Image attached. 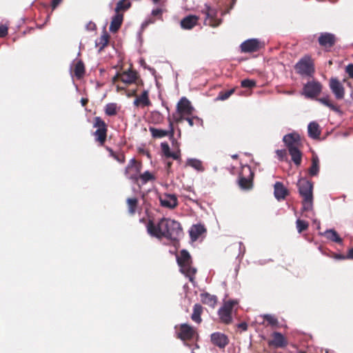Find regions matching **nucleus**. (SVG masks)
<instances>
[{
  "label": "nucleus",
  "instance_id": "obj_55",
  "mask_svg": "<svg viewBox=\"0 0 353 353\" xmlns=\"http://www.w3.org/2000/svg\"><path fill=\"white\" fill-rule=\"evenodd\" d=\"M238 327L241 328L242 330L245 331L248 329V325L246 323L243 322L238 325Z\"/></svg>",
  "mask_w": 353,
  "mask_h": 353
},
{
  "label": "nucleus",
  "instance_id": "obj_34",
  "mask_svg": "<svg viewBox=\"0 0 353 353\" xmlns=\"http://www.w3.org/2000/svg\"><path fill=\"white\" fill-rule=\"evenodd\" d=\"M85 73L84 64L81 61H77L74 68V75L78 78H81Z\"/></svg>",
  "mask_w": 353,
  "mask_h": 353
},
{
  "label": "nucleus",
  "instance_id": "obj_23",
  "mask_svg": "<svg viewBox=\"0 0 353 353\" xmlns=\"http://www.w3.org/2000/svg\"><path fill=\"white\" fill-rule=\"evenodd\" d=\"M197 23V17L193 15L185 17L181 21V26L183 29H192Z\"/></svg>",
  "mask_w": 353,
  "mask_h": 353
},
{
  "label": "nucleus",
  "instance_id": "obj_25",
  "mask_svg": "<svg viewBox=\"0 0 353 353\" xmlns=\"http://www.w3.org/2000/svg\"><path fill=\"white\" fill-rule=\"evenodd\" d=\"M288 152L294 163L296 166L300 165L302 160V153L299 147L289 148Z\"/></svg>",
  "mask_w": 353,
  "mask_h": 353
},
{
  "label": "nucleus",
  "instance_id": "obj_39",
  "mask_svg": "<svg viewBox=\"0 0 353 353\" xmlns=\"http://www.w3.org/2000/svg\"><path fill=\"white\" fill-rule=\"evenodd\" d=\"M137 99L143 106H147L150 103L148 98V92L147 90H144Z\"/></svg>",
  "mask_w": 353,
  "mask_h": 353
},
{
  "label": "nucleus",
  "instance_id": "obj_32",
  "mask_svg": "<svg viewBox=\"0 0 353 353\" xmlns=\"http://www.w3.org/2000/svg\"><path fill=\"white\" fill-rule=\"evenodd\" d=\"M325 236L327 239L336 242V243H341L342 239L339 237L337 232L334 230H327L325 232Z\"/></svg>",
  "mask_w": 353,
  "mask_h": 353
},
{
  "label": "nucleus",
  "instance_id": "obj_44",
  "mask_svg": "<svg viewBox=\"0 0 353 353\" xmlns=\"http://www.w3.org/2000/svg\"><path fill=\"white\" fill-rule=\"evenodd\" d=\"M234 92V89L229 90L225 92L220 93L217 97L219 100L224 101L228 99Z\"/></svg>",
  "mask_w": 353,
  "mask_h": 353
},
{
  "label": "nucleus",
  "instance_id": "obj_8",
  "mask_svg": "<svg viewBox=\"0 0 353 353\" xmlns=\"http://www.w3.org/2000/svg\"><path fill=\"white\" fill-rule=\"evenodd\" d=\"M203 13L205 14L204 23L205 25L216 27L221 23V19H217V11L208 5H205Z\"/></svg>",
  "mask_w": 353,
  "mask_h": 353
},
{
  "label": "nucleus",
  "instance_id": "obj_12",
  "mask_svg": "<svg viewBox=\"0 0 353 353\" xmlns=\"http://www.w3.org/2000/svg\"><path fill=\"white\" fill-rule=\"evenodd\" d=\"M261 47V42L258 39H250L241 44V51L243 52H253Z\"/></svg>",
  "mask_w": 353,
  "mask_h": 353
},
{
  "label": "nucleus",
  "instance_id": "obj_64",
  "mask_svg": "<svg viewBox=\"0 0 353 353\" xmlns=\"http://www.w3.org/2000/svg\"><path fill=\"white\" fill-rule=\"evenodd\" d=\"M325 353H332V352H330L329 351L326 350Z\"/></svg>",
  "mask_w": 353,
  "mask_h": 353
},
{
  "label": "nucleus",
  "instance_id": "obj_21",
  "mask_svg": "<svg viewBox=\"0 0 353 353\" xmlns=\"http://www.w3.org/2000/svg\"><path fill=\"white\" fill-rule=\"evenodd\" d=\"M335 37L333 34L325 32L319 37V43L322 46L331 47L334 44Z\"/></svg>",
  "mask_w": 353,
  "mask_h": 353
},
{
  "label": "nucleus",
  "instance_id": "obj_7",
  "mask_svg": "<svg viewBox=\"0 0 353 353\" xmlns=\"http://www.w3.org/2000/svg\"><path fill=\"white\" fill-rule=\"evenodd\" d=\"M322 90V85L319 81L312 80L307 82L303 88L302 94L306 98L314 99L318 96Z\"/></svg>",
  "mask_w": 353,
  "mask_h": 353
},
{
  "label": "nucleus",
  "instance_id": "obj_56",
  "mask_svg": "<svg viewBox=\"0 0 353 353\" xmlns=\"http://www.w3.org/2000/svg\"><path fill=\"white\" fill-rule=\"evenodd\" d=\"M347 259H353V248H351L347 253Z\"/></svg>",
  "mask_w": 353,
  "mask_h": 353
},
{
  "label": "nucleus",
  "instance_id": "obj_54",
  "mask_svg": "<svg viewBox=\"0 0 353 353\" xmlns=\"http://www.w3.org/2000/svg\"><path fill=\"white\" fill-rule=\"evenodd\" d=\"M62 0H52V7L54 9L61 2Z\"/></svg>",
  "mask_w": 353,
  "mask_h": 353
},
{
  "label": "nucleus",
  "instance_id": "obj_24",
  "mask_svg": "<svg viewBox=\"0 0 353 353\" xmlns=\"http://www.w3.org/2000/svg\"><path fill=\"white\" fill-rule=\"evenodd\" d=\"M307 132L310 137L314 139L319 138L321 134L319 125L315 121L310 122L307 126Z\"/></svg>",
  "mask_w": 353,
  "mask_h": 353
},
{
  "label": "nucleus",
  "instance_id": "obj_45",
  "mask_svg": "<svg viewBox=\"0 0 353 353\" xmlns=\"http://www.w3.org/2000/svg\"><path fill=\"white\" fill-rule=\"evenodd\" d=\"M264 319L272 325H275L278 323L277 319L272 314H265Z\"/></svg>",
  "mask_w": 353,
  "mask_h": 353
},
{
  "label": "nucleus",
  "instance_id": "obj_58",
  "mask_svg": "<svg viewBox=\"0 0 353 353\" xmlns=\"http://www.w3.org/2000/svg\"><path fill=\"white\" fill-rule=\"evenodd\" d=\"M336 259H347V256H343V255H341V254H338L336 256Z\"/></svg>",
  "mask_w": 353,
  "mask_h": 353
},
{
  "label": "nucleus",
  "instance_id": "obj_16",
  "mask_svg": "<svg viewBox=\"0 0 353 353\" xmlns=\"http://www.w3.org/2000/svg\"><path fill=\"white\" fill-rule=\"evenodd\" d=\"M159 200L163 207L170 209L174 208L178 204L177 198L175 194H165L160 197Z\"/></svg>",
  "mask_w": 353,
  "mask_h": 353
},
{
  "label": "nucleus",
  "instance_id": "obj_53",
  "mask_svg": "<svg viewBox=\"0 0 353 353\" xmlns=\"http://www.w3.org/2000/svg\"><path fill=\"white\" fill-rule=\"evenodd\" d=\"M194 119H198V117H186V118H185V119L188 121V124L191 127L194 125V122H193Z\"/></svg>",
  "mask_w": 353,
  "mask_h": 353
},
{
  "label": "nucleus",
  "instance_id": "obj_59",
  "mask_svg": "<svg viewBox=\"0 0 353 353\" xmlns=\"http://www.w3.org/2000/svg\"><path fill=\"white\" fill-rule=\"evenodd\" d=\"M313 223H314V225H316L317 228H320V221H319L314 219L313 221Z\"/></svg>",
  "mask_w": 353,
  "mask_h": 353
},
{
  "label": "nucleus",
  "instance_id": "obj_6",
  "mask_svg": "<svg viewBox=\"0 0 353 353\" xmlns=\"http://www.w3.org/2000/svg\"><path fill=\"white\" fill-rule=\"evenodd\" d=\"M238 303L237 300H230L223 303V305L218 311L219 318L222 322L226 324L232 322L233 307Z\"/></svg>",
  "mask_w": 353,
  "mask_h": 353
},
{
  "label": "nucleus",
  "instance_id": "obj_37",
  "mask_svg": "<svg viewBox=\"0 0 353 353\" xmlns=\"http://www.w3.org/2000/svg\"><path fill=\"white\" fill-rule=\"evenodd\" d=\"M138 201L136 198H128L127 199V203L128 206V212L131 214H134L136 211Z\"/></svg>",
  "mask_w": 353,
  "mask_h": 353
},
{
  "label": "nucleus",
  "instance_id": "obj_29",
  "mask_svg": "<svg viewBox=\"0 0 353 353\" xmlns=\"http://www.w3.org/2000/svg\"><path fill=\"white\" fill-rule=\"evenodd\" d=\"M202 312V306L199 304H195L193 307V312L191 315V319L196 323L201 322V314Z\"/></svg>",
  "mask_w": 353,
  "mask_h": 353
},
{
  "label": "nucleus",
  "instance_id": "obj_33",
  "mask_svg": "<svg viewBox=\"0 0 353 353\" xmlns=\"http://www.w3.org/2000/svg\"><path fill=\"white\" fill-rule=\"evenodd\" d=\"M108 35L105 33L100 37L95 42L96 46L99 47V50L101 51L108 43Z\"/></svg>",
  "mask_w": 353,
  "mask_h": 353
},
{
  "label": "nucleus",
  "instance_id": "obj_9",
  "mask_svg": "<svg viewBox=\"0 0 353 353\" xmlns=\"http://www.w3.org/2000/svg\"><path fill=\"white\" fill-rule=\"evenodd\" d=\"M239 184L243 189H249L252 186V180L253 173L251 168L249 165H244L242 167Z\"/></svg>",
  "mask_w": 353,
  "mask_h": 353
},
{
  "label": "nucleus",
  "instance_id": "obj_18",
  "mask_svg": "<svg viewBox=\"0 0 353 353\" xmlns=\"http://www.w3.org/2000/svg\"><path fill=\"white\" fill-rule=\"evenodd\" d=\"M288 194V189L281 182L277 181L274 185V195L278 201L285 199Z\"/></svg>",
  "mask_w": 353,
  "mask_h": 353
},
{
  "label": "nucleus",
  "instance_id": "obj_50",
  "mask_svg": "<svg viewBox=\"0 0 353 353\" xmlns=\"http://www.w3.org/2000/svg\"><path fill=\"white\" fill-rule=\"evenodd\" d=\"M168 157L172 158L174 160H178L180 158V152H171L170 154H169Z\"/></svg>",
  "mask_w": 353,
  "mask_h": 353
},
{
  "label": "nucleus",
  "instance_id": "obj_10",
  "mask_svg": "<svg viewBox=\"0 0 353 353\" xmlns=\"http://www.w3.org/2000/svg\"><path fill=\"white\" fill-rule=\"evenodd\" d=\"M169 120V129L168 130H162L158 129L153 127H150L149 130L153 138L161 139L167 136L170 137H173L174 136V128L172 121Z\"/></svg>",
  "mask_w": 353,
  "mask_h": 353
},
{
  "label": "nucleus",
  "instance_id": "obj_5",
  "mask_svg": "<svg viewBox=\"0 0 353 353\" xmlns=\"http://www.w3.org/2000/svg\"><path fill=\"white\" fill-rule=\"evenodd\" d=\"M141 163L135 159H131L125 169V176L133 183H137L141 170Z\"/></svg>",
  "mask_w": 353,
  "mask_h": 353
},
{
  "label": "nucleus",
  "instance_id": "obj_1",
  "mask_svg": "<svg viewBox=\"0 0 353 353\" xmlns=\"http://www.w3.org/2000/svg\"><path fill=\"white\" fill-rule=\"evenodd\" d=\"M146 227L150 236L159 239L165 237L176 241L182 232L181 224L171 219L163 218L157 225L152 221H149Z\"/></svg>",
  "mask_w": 353,
  "mask_h": 353
},
{
  "label": "nucleus",
  "instance_id": "obj_60",
  "mask_svg": "<svg viewBox=\"0 0 353 353\" xmlns=\"http://www.w3.org/2000/svg\"><path fill=\"white\" fill-rule=\"evenodd\" d=\"M154 21H145L143 23L142 27L147 26L150 23H153Z\"/></svg>",
  "mask_w": 353,
  "mask_h": 353
},
{
  "label": "nucleus",
  "instance_id": "obj_57",
  "mask_svg": "<svg viewBox=\"0 0 353 353\" xmlns=\"http://www.w3.org/2000/svg\"><path fill=\"white\" fill-rule=\"evenodd\" d=\"M87 28L89 29V30H94L95 28V24L92 22H90L88 25H87Z\"/></svg>",
  "mask_w": 353,
  "mask_h": 353
},
{
  "label": "nucleus",
  "instance_id": "obj_14",
  "mask_svg": "<svg viewBox=\"0 0 353 353\" xmlns=\"http://www.w3.org/2000/svg\"><path fill=\"white\" fill-rule=\"evenodd\" d=\"M283 141L288 150H289V148L299 147L301 142V138L298 133L292 132L285 134L283 138Z\"/></svg>",
  "mask_w": 353,
  "mask_h": 353
},
{
  "label": "nucleus",
  "instance_id": "obj_52",
  "mask_svg": "<svg viewBox=\"0 0 353 353\" xmlns=\"http://www.w3.org/2000/svg\"><path fill=\"white\" fill-rule=\"evenodd\" d=\"M276 154L279 157V159L283 160V159L285 154V151L284 150H277L276 151Z\"/></svg>",
  "mask_w": 353,
  "mask_h": 353
},
{
  "label": "nucleus",
  "instance_id": "obj_20",
  "mask_svg": "<svg viewBox=\"0 0 353 353\" xmlns=\"http://www.w3.org/2000/svg\"><path fill=\"white\" fill-rule=\"evenodd\" d=\"M273 339L269 342L270 345L275 347H284L288 343L285 337L280 332H275L272 334Z\"/></svg>",
  "mask_w": 353,
  "mask_h": 353
},
{
  "label": "nucleus",
  "instance_id": "obj_13",
  "mask_svg": "<svg viewBox=\"0 0 353 353\" xmlns=\"http://www.w3.org/2000/svg\"><path fill=\"white\" fill-rule=\"evenodd\" d=\"M196 334V330L186 323L180 325L179 332L177 333L178 338L182 341L191 339Z\"/></svg>",
  "mask_w": 353,
  "mask_h": 353
},
{
  "label": "nucleus",
  "instance_id": "obj_19",
  "mask_svg": "<svg viewBox=\"0 0 353 353\" xmlns=\"http://www.w3.org/2000/svg\"><path fill=\"white\" fill-rule=\"evenodd\" d=\"M205 231H206V230L203 225H202V224L193 225L189 230L190 236L191 240L192 241H196L202 234L205 232Z\"/></svg>",
  "mask_w": 353,
  "mask_h": 353
},
{
  "label": "nucleus",
  "instance_id": "obj_2",
  "mask_svg": "<svg viewBox=\"0 0 353 353\" xmlns=\"http://www.w3.org/2000/svg\"><path fill=\"white\" fill-rule=\"evenodd\" d=\"M176 261L181 272L188 277L191 283H194L196 269L191 265L192 259L190 253L185 250H182L179 254L176 255Z\"/></svg>",
  "mask_w": 353,
  "mask_h": 353
},
{
  "label": "nucleus",
  "instance_id": "obj_40",
  "mask_svg": "<svg viewBox=\"0 0 353 353\" xmlns=\"http://www.w3.org/2000/svg\"><path fill=\"white\" fill-rule=\"evenodd\" d=\"M296 229L299 233L302 232L308 228V223L305 221L297 219L296 221Z\"/></svg>",
  "mask_w": 353,
  "mask_h": 353
},
{
  "label": "nucleus",
  "instance_id": "obj_22",
  "mask_svg": "<svg viewBox=\"0 0 353 353\" xmlns=\"http://www.w3.org/2000/svg\"><path fill=\"white\" fill-rule=\"evenodd\" d=\"M123 14L117 12L112 18L109 30L111 32H116L121 27L123 22Z\"/></svg>",
  "mask_w": 353,
  "mask_h": 353
},
{
  "label": "nucleus",
  "instance_id": "obj_4",
  "mask_svg": "<svg viewBox=\"0 0 353 353\" xmlns=\"http://www.w3.org/2000/svg\"><path fill=\"white\" fill-rule=\"evenodd\" d=\"M296 72L302 76L312 77L314 72V63L309 56L301 58L295 65Z\"/></svg>",
  "mask_w": 353,
  "mask_h": 353
},
{
  "label": "nucleus",
  "instance_id": "obj_11",
  "mask_svg": "<svg viewBox=\"0 0 353 353\" xmlns=\"http://www.w3.org/2000/svg\"><path fill=\"white\" fill-rule=\"evenodd\" d=\"M330 88L336 99H343L345 95L344 87L336 78L330 79Z\"/></svg>",
  "mask_w": 353,
  "mask_h": 353
},
{
  "label": "nucleus",
  "instance_id": "obj_61",
  "mask_svg": "<svg viewBox=\"0 0 353 353\" xmlns=\"http://www.w3.org/2000/svg\"><path fill=\"white\" fill-rule=\"evenodd\" d=\"M134 105L136 106H139V105H141V103L139 101V99H137V97L134 101Z\"/></svg>",
  "mask_w": 353,
  "mask_h": 353
},
{
  "label": "nucleus",
  "instance_id": "obj_35",
  "mask_svg": "<svg viewBox=\"0 0 353 353\" xmlns=\"http://www.w3.org/2000/svg\"><path fill=\"white\" fill-rule=\"evenodd\" d=\"M117 112V105L114 103H108L105 107V113L108 116H114Z\"/></svg>",
  "mask_w": 353,
  "mask_h": 353
},
{
  "label": "nucleus",
  "instance_id": "obj_63",
  "mask_svg": "<svg viewBox=\"0 0 353 353\" xmlns=\"http://www.w3.org/2000/svg\"><path fill=\"white\" fill-rule=\"evenodd\" d=\"M154 3H157L159 0H152Z\"/></svg>",
  "mask_w": 353,
  "mask_h": 353
},
{
  "label": "nucleus",
  "instance_id": "obj_43",
  "mask_svg": "<svg viewBox=\"0 0 353 353\" xmlns=\"http://www.w3.org/2000/svg\"><path fill=\"white\" fill-rule=\"evenodd\" d=\"M241 85L243 88H252L256 85V82L251 79H244L241 81Z\"/></svg>",
  "mask_w": 353,
  "mask_h": 353
},
{
  "label": "nucleus",
  "instance_id": "obj_42",
  "mask_svg": "<svg viewBox=\"0 0 353 353\" xmlns=\"http://www.w3.org/2000/svg\"><path fill=\"white\" fill-rule=\"evenodd\" d=\"M125 0H120L117 2L116 8H115V12H119L121 10H126L130 8V3H125Z\"/></svg>",
  "mask_w": 353,
  "mask_h": 353
},
{
  "label": "nucleus",
  "instance_id": "obj_48",
  "mask_svg": "<svg viewBox=\"0 0 353 353\" xmlns=\"http://www.w3.org/2000/svg\"><path fill=\"white\" fill-rule=\"evenodd\" d=\"M8 34V27L6 26H0V38L4 37Z\"/></svg>",
  "mask_w": 353,
  "mask_h": 353
},
{
  "label": "nucleus",
  "instance_id": "obj_51",
  "mask_svg": "<svg viewBox=\"0 0 353 353\" xmlns=\"http://www.w3.org/2000/svg\"><path fill=\"white\" fill-rule=\"evenodd\" d=\"M162 9L161 8H156V9H154L152 10V15L153 16H161V14H162Z\"/></svg>",
  "mask_w": 353,
  "mask_h": 353
},
{
  "label": "nucleus",
  "instance_id": "obj_49",
  "mask_svg": "<svg viewBox=\"0 0 353 353\" xmlns=\"http://www.w3.org/2000/svg\"><path fill=\"white\" fill-rule=\"evenodd\" d=\"M345 71L350 77L353 78V64H349L346 67Z\"/></svg>",
  "mask_w": 353,
  "mask_h": 353
},
{
  "label": "nucleus",
  "instance_id": "obj_17",
  "mask_svg": "<svg viewBox=\"0 0 353 353\" xmlns=\"http://www.w3.org/2000/svg\"><path fill=\"white\" fill-rule=\"evenodd\" d=\"M212 343L220 348H224L228 344L227 336L221 332H214L211 334Z\"/></svg>",
  "mask_w": 353,
  "mask_h": 353
},
{
  "label": "nucleus",
  "instance_id": "obj_28",
  "mask_svg": "<svg viewBox=\"0 0 353 353\" xmlns=\"http://www.w3.org/2000/svg\"><path fill=\"white\" fill-rule=\"evenodd\" d=\"M186 165L190 166L199 172L204 171V167L203 166L202 161L197 159H188L186 161Z\"/></svg>",
  "mask_w": 353,
  "mask_h": 353
},
{
  "label": "nucleus",
  "instance_id": "obj_15",
  "mask_svg": "<svg viewBox=\"0 0 353 353\" xmlns=\"http://www.w3.org/2000/svg\"><path fill=\"white\" fill-rule=\"evenodd\" d=\"M177 111L183 115H191L194 111V108L188 99L182 97L177 103Z\"/></svg>",
  "mask_w": 353,
  "mask_h": 353
},
{
  "label": "nucleus",
  "instance_id": "obj_41",
  "mask_svg": "<svg viewBox=\"0 0 353 353\" xmlns=\"http://www.w3.org/2000/svg\"><path fill=\"white\" fill-rule=\"evenodd\" d=\"M94 127L97 128V129H107L105 123L99 117L94 118Z\"/></svg>",
  "mask_w": 353,
  "mask_h": 353
},
{
  "label": "nucleus",
  "instance_id": "obj_27",
  "mask_svg": "<svg viewBox=\"0 0 353 353\" xmlns=\"http://www.w3.org/2000/svg\"><path fill=\"white\" fill-rule=\"evenodd\" d=\"M136 79L137 76L135 72L130 70L125 71L121 74V81L127 84L134 83Z\"/></svg>",
  "mask_w": 353,
  "mask_h": 353
},
{
  "label": "nucleus",
  "instance_id": "obj_30",
  "mask_svg": "<svg viewBox=\"0 0 353 353\" xmlns=\"http://www.w3.org/2000/svg\"><path fill=\"white\" fill-rule=\"evenodd\" d=\"M201 301L204 304L213 307L216 303V297L208 293H205L201 294Z\"/></svg>",
  "mask_w": 353,
  "mask_h": 353
},
{
  "label": "nucleus",
  "instance_id": "obj_3",
  "mask_svg": "<svg viewBox=\"0 0 353 353\" xmlns=\"http://www.w3.org/2000/svg\"><path fill=\"white\" fill-rule=\"evenodd\" d=\"M297 185L299 194L303 197V210H312L313 209V185L312 182L305 179H301Z\"/></svg>",
  "mask_w": 353,
  "mask_h": 353
},
{
  "label": "nucleus",
  "instance_id": "obj_46",
  "mask_svg": "<svg viewBox=\"0 0 353 353\" xmlns=\"http://www.w3.org/2000/svg\"><path fill=\"white\" fill-rule=\"evenodd\" d=\"M161 150H162V152L163 153V154L166 157H168L169 154H170V152H171L168 143L166 142L161 143Z\"/></svg>",
  "mask_w": 353,
  "mask_h": 353
},
{
  "label": "nucleus",
  "instance_id": "obj_62",
  "mask_svg": "<svg viewBox=\"0 0 353 353\" xmlns=\"http://www.w3.org/2000/svg\"><path fill=\"white\" fill-rule=\"evenodd\" d=\"M87 102H88V100L86 99L82 98L81 100V103L83 106H84L86 104Z\"/></svg>",
  "mask_w": 353,
  "mask_h": 353
},
{
  "label": "nucleus",
  "instance_id": "obj_31",
  "mask_svg": "<svg viewBox=\"0 0 353 353\" xmlns=\"http://www.w3.org/2000/svg\"><path fill=\"white\" fill-rule=\"evenodd\" d=\"M318 101L320 103H321L322 104H323L324 105H325V106L328 107L329 108H330L334 112H341L339 108L337 107L336 105H335L334 104H333L330 101L329 97H325L320 98V99H318Z\"/></svg>",
  "mask_w": 353,
  "mask_h": 353
},
{
  "label": "nucleus",
  "instance_id": "obj_38",
  "mask_svg": "<svg viewBox=\"0 0 353 353\" xmlns=\"http://www.w3.org/2000/svg\"><path fill=\"white\" fill-rule=\"evenodd\" d=\"M139 179H141L142 184H145L150 181L155 179L154 176L149 171H145L143 174L139 175Z\"/></svg>",
  "mask_w": 353,
  "mask_h": 353
},
{
  "label": "nucleus",
  "instance_id": "obj_26",
  "mask_svg": "<svg viewBox=\"0 0 353 353\" xmlns=\"http://www.w3.org/2000/svg\"><path fill=\"white\" fill-rule=\"evenodd\" d=\"M319 159L316 154L312 157V165L309 168L308 172L310 176H316L319 172Z\"/></svg>",
  "mask_w": 353,
  "mask_h": 353
},
{
  "label": "nucleus",
  "instance_id": "obj_47",
  "mask_svg": "<svg viewBox=\"0 0 353 353\" xmlns=\"http://www.w3.org/2000/svg\"><path fill=\"white\" fill-rule=\"evenodd\" d=\"M110 155L114 157L118 162L119 163H123L124 162V157L123 155H117L114 153V152L112 150H110Z\"/></svg>",
  "mask_w": 353,
  "mask_h": 353
},
{
  "label": "nucleus",
  "instance_id": "obj_36",
  "mask_svg": "<svg viewBox=\"0 0 353 353\" xmlns=\"http://www.w3.org/2000/svg\"><path fill=\"white\" fill-rule=\"evenodd\" d=\"M106 133L107 129H97L94 132L96 139L101 143H103L106 139Z\"/></svg>",
  "mask_w": 353,
  "mask_h": 353
}]
</instances>
